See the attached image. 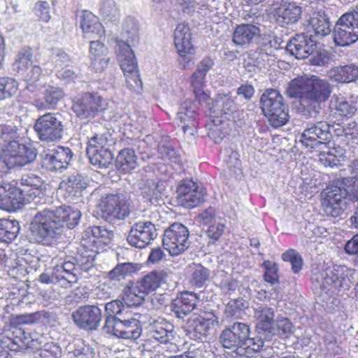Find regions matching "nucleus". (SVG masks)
Wrapping results in <instances>:
<instances>
[{
    "instance_id": "57",
    "label": "nucleus",
    "mask_w": 358,
    "mask_h": 358,
    "mask_svg": "<svg viewBox=\"0 0 358 358\" xmlns=\"http://www.w3.org/2000/svg\"><path fill=\"white\" fill-rule=\"evenodd\" d=\"M91 231L94 238L93 242L103 243V245H108L114 236L113 231L108 230L103 227L94 226L92 227Z\"/></svg>"
},
{
    "instance_id": "6",
    "label": "nucleus",
    "mask_w": 358,
    "mask_h": 358,
    "mask_svg": "<svg viewBox=\"0 0 358 358\" xmlns=\"http://www.w3.org/2000/svg\"><path fill=\"white\" fill-rule=\"evenodd\" d=\"M354 271L345 266H334L332 268L313 273L311 280L316 290L327 294L330 291L334 292V289H348L354 279Z\"/></svg>"
},
{
    "instance_id": "14",
    "label": "nucleus",
    "mask_w": 358,
    "mask_h": 358,
    "mask_svg": "<svg viewBox=\"0 0 358 358\" xmlns=\"http://www.w3.org/2000/svg\"><path fill=\"white\" fill-rule=\"evenodd\" d=\"M86 152L90 163L98 168H108L114 159L108 139L102 134L90 138Z\"/></svg>"
},
{
    "instance_id": "32",
    "label": "nucleus",
    "mask_w": 358,
    "mask_h": 358,
    "mask_svg": "<svg viewBox=\"0 0 358 358\" xmlns=\"http://www.w3.org/2000/svg\"><path fill=\"white\" fill-rule=\"evenodd\" d=\"M259 35L260 29L258 27L252 24H241L236 27L232 41L236 45L243 46L250 44Z\"/></svg>"
},
{
    "instance_id": "2",
    "label": "nucleus",
    "mask_w": 358,
    "mask_h": 358,
    "mask_svg": "<svg viewBox=\"0 0 358 358\" xmlns=\"http://www.w3.org/2000/svg\"><path fill=\"white\" fill-rule=\"evenodd\" d=\"M332 89L328 80L312 75L293 79L286 92L288 96L299 99L298 109L301 113L307 117H315L320 113L322 103L330 97Z\"/></svg>"
},
{
    "instance_id": "41",
    "label": "nucleus",
    "mask_w": 358,
    "mask_h": 358,
    "mask_svg": "<svg viewBox=\"0 0 358 358\" xmlns=\"http://www.w3.org/2000/svg\"><path fill=\"white\" fill-rule=\"evenodd\" d=\"M254 317L258 321L260 328L266 331L274 322V310L273 308L262 304H256L253 307Z\"/></svg>"
},
{
    "instance_id": "48",
    "label": "nucleus",
    "mask_w": 358,
    "mask_h": 358,
    "mask_svg": "<svg viewBox=\"0 0 358 358\" xmlns=\"http://www.w3.org/2000/svg\"><path fill=\"white\" fill-rule=\"evenodd\" d=\"M331 107L341 116L351 117L357 111L356 103L347 101L344 97H335L334 102L331 101Z\"/></svg>"
},
{
    "instance_id": "47",
    "label": "nucleus",
    "mask_w": 358,
    "mask_h": 358,
    "mask_svg": "<svg viewBox=\"0 0 358 358\" xmlns=\"http://www.w3.org/2000/svg\"><path fill=\"white\" fill-rule=\"evenodd\" d=\"M136 271L135 265L130 262L118 264L109 271L107 278L110 281H120Z\"/></svg>"
},
{
    "instance_id": "42",
    "label": "nucleus",
    "mask_w": 358,
    "mask_h": 358,
    "mask_svg": "<svg viewBox=\"0 0 358 358\" xmlns=\"http://www.w3.org/2000/svg\"><path fill=\"white\" fill-rule=\"evenodd\" d=\"M267 331L282 339H286L294 334V326L289 318L282 317L278 318L276 323H273Z\"/></svg>"
},
{
    "instance_id": "25",
    "label": "nucleus",
    "mask_w": 358,
    "mask_h": 358,
    "mask_svg": "<svg viewBox=\"0 0 358 358\" xmlns=\"http://www.w3.org/2000/svg\"><path fill=\"white\" fill-rule=\"evenodd\" d=\"M196 106L189 100L182 103L177 112V119L180 120L183 132L187 136H193L196 132Z\"/></svg>"
},
{
    "instance_id": "9",
    "label": "nucleus",
    "mask_w": 358,
    "mask_h": 358,
    "mask_svg": "<svg viewBox=\"0 0 358 358\" xmlns=\"http://www.w3.org/2000/svg\"><path fill=\"white\" fill-rule=\"evenodd\" d=\"M34 129L38 138L45 142H53L62 138L64 126L62 115L58 113H46L39 116Z\"/></svg>"
},
{
    "instance_id": "26",
    "label": "nucleus",
    "mask_w": 358,
    "mask_h": 358,
    "mask_svg": "<svg viewBox=\"0 0 358 358\" xmlns=\"http://www.w3.org/2000/svg\"><path fill=\"white\" fill-rule=\"evenodd\" d=\"M138 188L143 199L151 205L157 206L163 200L165 189L163 182L157 178H145L138 184Z\"/></svg>"
},
{
    "instance_id": "20",
    "label": "nucleus",
    "mask_w": 358,
    "mask_h": 358,
    "mask_svg": "<svg viewBox=\"0 0 358 358\" xmlns=\"http://www.w3.org/2000/svg\"><path fill=\"white\" fill-rule=\"evenodd\" d=\"M103 331L123 339H137L142 334V327L138 319L127 318L125 315Z\"/></svg>"
},
{
    "instance_id": "19",
    "label": "nucleus",
    "mask_w": 358,
    "mask_h": 358,
    "mask_svg": "<svg viewBox=\"0 0 358 358\" xmlns=\"http://www.w3.org/2000/svg\"><path fill=\"white\" fill-rule=\"evenodd\" d=\"M72 109L80 119L92 118L104 109L103 100L97 94L86 93L73 101Z\"/></svg>"
},
{
    "instance_id": "16",
    "label": "nucleus",
    "mask_w": 358,
    "mask_h": 358,
    "mask_svg": "<svg viewBox=\"0 0 358 358\" xmlns=\"http://www.w3.org/2000/svg\"><path fill=\"white\" fill-rule=\"evenodd\" d=\"M331 125L325 121L308 124L301 135L300 141L306 148H316L327 145L331 138Z\"/></svg>"
},
{
    "instance_id": "40",
    "label": "nucleus",
    "mask_w": 358,
    "mask_h": 358,
    "mask_svg": "<svg viewBox=\"0 0 358 358\" xmlns=\"http://www.w3.org/2000/svg\"><path fill=\"white\" fill-rule=\"evenodd\" d=\"M20 230V224L16 220H0V241L10 243L14 241Z\"/></svg>"
},
{
    "instance_id": "60",
    "label": "nucleus",
    "mask_w": 358,
    "mask_h": 358,
    "mask_svg": "<svg viewBox=\"0 0 358 358\" xmlns=\"http://www.w3.org/2000/svg\"><path fill=\"white\" fill-rule=\"evenodd\" d=\"M43 94L45 103L50 108H54L64 95L62 89L55 86L47 87Z\"/></svg>"
},
{
    "instance_id": "54",
    "label": "nucleus",
    "mask_w": 358,
    "mask_h": 358,
    "mask_svg": "<svg viewBox=\"0 0 358 358\" xmlns=\"http://www.w3.org/2000/svg\"><path fill=\"white\" fill-rule=\"evenodd\" d=\"M17 91L15 80L7 77L0 78V100L13 96Z\"/></svg>"
},
{
    "instance_id": "64",
    "label": "nucleus",
    "mask_w": 358,
    "mask_h": 358,
    "mask_svg": "<svg viewBox=\"0 0 358 358\" xmlns=\"http://www.w3.org/2000/svg\"><path fill=\"white\" fill-rule=\"evenodd\" d=\"M308 59V64L314 66H324L329 62V56L328 52L324 50H314Z\"/></svg>"
},
{
    "instance_id": "44",
    "label": "nucleus",
    "mask_w": 358,
    "mask_h": 358,
    "mask_svg": "<svg viewBox=\"0 0 358 358\" xmlns=\"http://www.w3.org/2000/svg\"><path fill=\"white\" fill-rule=\"evenodd\" d=\"M95 257L96 251L93 250H89L85 248H81L79 249L78 253L73 258L75 260V262L73 263L78 275L80 273L77 267L81 270L87 271L93 266Z\"/></svg>"
},
{
    "instance_id": "3",
    "label": "nucleus",
    "mask_w": 358,
    "mask_h": 358,
    "mask_svg": "<svg viewBox=\"0 0 358 358\" xmlns=\"http://www.w3.org/2000/svg\"><path fill=\"white\" fill-rule=\"evenodd\" d=\"M310 24L315 34L322 37L332 31L334 42L340 47L350 46L358 41V7L341 15L333 29L329 17L324 12H317L310 17Z\"/></svg>"
},
{
    "instance_id": "50",
    "label": "nucleus",
    "mask_w": 358,
    "mask_h": 358,
    "mask_svg": "<svg viewBox=\"0 0 358 358\" xmlns=\"http://www.w3.org/2000/svg\"><path fill=\"white\" fill-rule=\"evenodd\" d=\"M210 271L201 264L195 265L190 278L192 286L201 288L209 280Z\"/></svg>"
},
{
    "instance_id": "11",
    "label": "nucleus",
    "mask_w": 358,
    "mask_h": 358,
    "mask_svg": "<svg viewBox=\"0 0 358 358\" xmlns=\"http://www.w3.org/2000/svg\"><path fill=\"white\" fill-rule=\"evenodd\" d=\"M206 190L192 180H181L176 188V200L179 206L191 209L206 201Z\"/></svg>"
},
{
    "instance_id": "52",
    "label": "nucleus",
    "mask_w": 358,
    "mask_h": 358,
    "mask_svg": "<svg viewBox=\"0 0 358 358\" xmlns=\"http://www.w3.org/2000/svg\"><path fill=\"white\" fill-rule=\"evenodd\" d=\"M88 182V179L86 177L82 174L76 173L69 176L66 188L69 192H73L76 194L86 189Z\"/></svg>"
},
{
    "instance_id": "36",
    "label": "nucleus",
    "mask_w": 358,
    "mask_h": 358,
    "mask_svg": "<svg viewBox=\"0 0 358 358\" xmlns=\"http://www.w3.org/2000/svg\"><path fill=\"white\" fill-rule=\"evenodd\" d=\"M139 27L137 21L132 17H127L122 23L121 36L122 41L134 45L139 40Z\"/></svg>"
},
{
    "instance_id": "39",
    "label": "nucleus",
    "mask_w": 358,
    "mask_h": 358,
    "mask_svg": "<svg viewBox=\"0 0 358 358\" xmlns=\"http://www.w3.org/2000/svg\"><path fill=\"white\" fill-rule=\"evenodd\" d=\"M166 275L163 271H153L138 280L136 283L147 295L159 287Z\"/></svg>"
},
{
    "instance_id": "15",
    "label": "nucleus",
    "mask_w": 358,
    "mask_h": 358,
    "mask_svg": "<svg viewBox=\"0 0 358 358\" xmlns=\"http://www.w3.org/2000/svg\"><path fill=\"white\" fill-rule=\"evenodd\" d=\"M157 235V229L152 218L139 220L131 225L127 241L133 247L144 248L150 244Z\"/></svg>"
},
{
    "instance_id": "51",
    "label": "nucleus",
    "mask_w": 358,
    "mask_h": 358,
    "mask_svg": "<svg viewBox=\"0 0 358 358\" xmlns=\"http://www.w3.org/2000/svg\"><path fill=\"white\" fill-rule=\"evenodd\" d=\"M103 17L110 22L115 23L119 21L120 13L114 0H105L101 8Z\"/></svg>"
},
{
    "instance_id": "56",
    "label": "nucleus",
    "mask_w": 358,
    "mask_h": 358,
    "mask_svg": "<svg viewBox=\"0 0 358 358\" xmlns=\"http://www.w3.org/2000/svg\"><path fill=\"white\" fill-rule=\"evenodd\" d=\"M280 38L272 34H264L262 36L259 42V52H264L266 55H271L273 51L278 49Z\"/></svg>"
},
{
    "instance_id": "17",
    "label": "nucleus",
    "mask_w": 358,
    "mask_h": 358,
    "mask_svg": "<svg viewBox=\"0 0 358 358\" xmlns=\"http://www.w3.org/2000/svg\"><path fill=\"white\" fill-rule=\"evenodd\" d=\"M74 323L85 331L97 330L102 319L101 308L97 305L78 307L71 314Z\"/></svg>"
},
{
    "instance_id": "37",
    "label": "nucleus",
    "mask_w": 358,
    "mask_h": 358,
    "mask_svg": "<svg viewBox=\"0 0 358 358\" xmlns=\"http://www.w3.org/2000/svg\"><path fill=\"white\" fill-rule=\"evenodd\" d=\"M21 188H27L29 193H24L29 199L34 200L36 196H39L44 187L43 180L41 177L33 173L24 175L20 179Z\"/></svg>"
},
{
    "instance_id": "13",
    "label": "nucleus",
    "mask_w": 358,
    "mask_h": 358,
    "mask_svg": "<svg viewBox=\"0 0 358 358\" xmlns=\"http://www.w3.org/2000/svg\"><path fill=\"white\" fill-rule=\"evenodd\" d=\"M101 217L110 223L124 220L129 215V203L121 194H108L102 198L101 204Z\"/></svg>"
},
{
    "instance_id": "4",
    "label": "nucleus",
    "mask_w": 358,
    "mask_h": 358,
    "mask_svg": "<svg viewBox=\"0 0 358 358\" xmlns=\"http://www.w3.org/2000/svg\"><path fill=\"white\" fill-rule=\"evenodd\" d=\"M250 334V327L248 324L235 322L221 331L219 343L231 352L248 357L252 353L259 352L264 345L262 338H252Z\"/></svg>"
},
{
    "instance_id": "58",
    "label": "nucleus",
    "mask_w": 358,
    "mask_h": 358,
    "mask_svg": "<svg viewBox=\"0 0 358 358\" xmlns=\"http://www.w3.org/2000/svg\"><path fill=\"white\" fill-rule=\"evenodd\" d=\"M282 259L288 262L292 265V270L294 273H299L303 266V259L301 255L295 250L289 249L282 255Z\"/></svg>"
},
{
    "instance_id": "35",
    "label": "nucleus",
    "mask_w": 358,
    "mask_h": 358,
    "mask_svg": "<svg viewBox=\"0 0 358 358\" xmlns=\"http://www.w3.org/2000/svg\"><path fill=\"white\" fill-rule=\"evenodd\" d=\"M331 77L338 83H349L358 80V66L348 64L331 69Z\"/></svg>"
},
{
    "instance_id": "22",
    "label": "nucleus",
    "mask_w": 358,
    "mask_h": 358,
    "mask_svg": "<svg viewBox=\"0 0 358 358\" xmlns=\"http://www.w3.org/2000/svg\"><path fill=\"white\" fill-rule=\"evenodd\" d=\"M200 301L198 294L194 292H184L172 301L171 310L176 317L184 319L192 311L201 312L202 308L199 305Z\"/></svg>"
},
{
    "instance_id": "38",
    "label": "nucleus",
    "mask_w": 358,
    "mask_h": 358,
    "mask_svg": "<svg viewBox=\"0 0 358 358\" xmlns=\"http://www.w3.org/2000/svg\"><path fill=\"white\" fill-rule=\"evenodd\" d=\"M117 169L122 172H129L137 166V157L132 148L121 150L115 160Z\"/></svg>"
},
{
    "instance_id": "23",
    "label": "nucleus",
    "mask_w": 358,
    "mask_h": 358,
    "mask_svg": "<svg viewBox=\"0 0 358 358\" xmlns=\"http://www.w3.org/2000/svg\"><path fill=\"white\" fill-rule=\"evenodd\" d=\"M187 327L201 336H206L218 324V319L212 313L194 312L187 320Z\"/></svg>"
},
{
    "instance_id": "59",
    "label": "nucleus",
    "mask_w": 358,
    "mask_h": 358,
    "mask_svg": "<svg viewBox=\"0 0 358 358\" xmlns=\"http://www.w3.org/2000/svg\"><path fill=\"white\" fill-rule=\"evenodd\" d=\"M10 340L20 348H31V343L33 342L29 333L26 332L22 328L17 327L13 331Z\"/></svg>"
},
{
    "instance_id": "43",
    "label": "nucleus",
    "mask_w": 358,
    "mask_h": 358,
    "mask_svg": "<svg viewBox=\"0 0 358 358\" xmlns=\"http://www.w3.org/2000/svg\"><path fill=\"white\" fill-rule=\"evenodd\" d=\"M32 50L29 47L22 48L17 55L13 64V70L21 76H24L28 68L32 64Z\"/></svg>"
},
{
    "instance_id": "31",
    "label": "nucleus",
    "mask_w": 358,
    "mask_h": 358,
    "mask_svg": "<svg viewBox=\"0 0 358 358\" xmlns=\"http://www.w3.org/2000/svg\"><path fill=\"white\" fill-rule=\"evenodd\" d=\"M107 48L99 39L90 41V57L92 68L96 71H101L108 66L109 59L106 57Z\"/></svg>"
},
{
    "instance_id": "24",
    "label": "nucleus",
    "mask_w": 358,
    "mask_h": 358,
    "mask_svg": "<svg viewBox=\"0 0 358 358\" xmlns=\"http://www.w3.org/2000/svg\"><path fill=\"white\" fill-rule=\"evenodd\" d=\"M73 155V152L69 148L57 146L45 154L43 164L50 171H62L68 167Z\"/></svg>"
},
{
    "instance_id": "28",
    "label": "nucleus",
    "mask_w": 358,
    "mask_h": 358,
    "mask_svg": "<svg viewBox=\"0 0 358 358\" xmlns=\"http://www.w3.org/2000/svg\"><path fill=\"white\" fill-rule=\"evenodd\" d=\"M80 27L84 37L87 39L96 40L104 36L105 31L102 24L98 17L90 11L83 12Z\"/></svg>"
},
{
    "instance_id": "34",
    "label": "nucleus",
    "mask_w": 358,
    "mask_h": 358,
    "mask_svg": "<svg viewBox=\"0 0 358 358\" xmlns=\"http://www.w3.org/2000/svg\"><path fill=\"white\" fill-rule=\"evenodd\" d=\"M117 57L123 72L137 69V62L130 44L117 41Z\"/></svg>"
},
{
    "instance_id": "62",
    "label": "nucleus",
    "mask_w": 358,
    "mask_h": 358,
    "mask_svg": "<svg viewBox=\"0 0 358 358\" xmlns=\"http://www.w3.org/2000/svg\"><path fill=\"white\" fill-rule=\"evenodd\" d=\"M123 73L127 87L133 92H140L142 90L143 84L139 78L138 69Z\"/></svg>"
},
{
    "instance_id": "10",
    "label": "nucleus",
    "mask_w": 358,
    "mask_h": 358,
    "mask_svg": "<svg viewBox=\"0 0 358 358\" xmlns=\"http://www.w3.org/2000/svg\"><path fill=\"white\" fill-rule=\"evenodd\" d=\"M189 231L182 224L174 222L164 233L163 246L171 256L184 252L189 247Z\"/></svg>"
},
{
    "instance_id": "1",
    "label": "nucleus",
    "mask_w": 358,
    "mask_h": 358,
    "mask_svg": "<svg viewBox=\"0 0 358 358\" xmlns=\"http://www.w3.org/2000/svg\"><path fill=\"white\" fill-rule=\"evenodd\" d=\"M81 212L71 206L45 208L38 211L30 223V234L36 243L52 245L63 235L66 227L75 228L79 223Z\"/></svg>"
},
{
    "instance_id": "45",
    "label": "nucleus",
    "mask_w": 358,
    "mask_h": 358,
    "mask_svg": "<svg viewBox=\"0 0 358 358\" xmlns=\"http://www.w3.org/2000/svg\"><path fill=\"white\" fill-rule=\"evenodd\" d=\"M145 296V293L136 282L135 285L127 287L124 290V294L122 296V301L127 306V308L130 306H137L142 303Z\"/></svg>"
},
{
    "instance_id": "53",
    "label": "nucleus",
    "mask_w": 358,
    "mask_h": 358,
    "mask_svg": "<svg viewBox=\"0 0 358 358\" xmlns=\"http://www.w3.org/2000/svg\"><path fill=\"white\" fill-rule=\"evenodd\" d=\"M17 91L15 80L7 77L0 78V100L13 96Z\"/></svg>"
},
{
    "instance_id": "61",
    "label": "nucleus",
    "mask_w": 358,
    "mask_h": 358,
    "mask_svg": "<svg viewBox=\"0 0 358 358\" xmlns=\"http://www.w3.org/2000/svg\"><path fill=\"white\" fill-rule=\"evenodd\" d=\"M248 308V302L242 298H238L229 302L227 306L225 312L227 315L234 317H240L241 311Z\"/></svg>"
},
{
    "instance_id": "33",
    "label": "nucleus",
    "mask_w": 358,
    "mask_h": 358,
    "mask_svg": "<svg viewBox=\"0 0 358 358\" xmlns=\"http://www.w3.org/2000/svg\"><path fill=\"white\" fill-rule=\"evenodd\" d=\"M127 309L124 301L120 299L112 300L106 303L105 304L106 317L102 327L103 331L111 326L120 317H124L127 313Z\"/></svg>"
},
{
    "instance_id": "21",
    "label": "nucleus",
    "mask_w": 358,
    "mask_h": 358,
    "mask_svg": "<svg viewBox=\"0 0 358 358\" xmlns=\"http://www.w3.org/2000/svg\"><path fill=\"white\" fill-rule=\"evenodd\" d=\"M316 49V41L308 33L295 34L287 43L286 50L297 59H304Z\"/></svg>"
},
{
    "instance_id": "63",
    "label": "nucleus",
    "mask_w": 358,
    "mask_h": 358,
    "mask_svg": "<svg viewBox=\"0 0 358 358\" xmlns=\"http://www.w3.org/2000/svg\"><path fill=\"white\" fill-rule=\"evenodd\" d=\"M61 356L62 349L59 345L51 342L43 345L36 358H60Z\"/></svg>"
},
{
    "instance_id": "18",
    "label": "nucleus",
    "mask_w": 358,
    "mask_h": 358,
    "mask_svg": "<svg viewBox=\"0 0 358 358\" xmlns=\"http://www.w3.org/2000/svg\"><path fill=\"white\" fill-rule=\"evenodd\" d=\"M27 188H17L10 183L0 185V208L10 212L21 208L24 202L30 201L24 193H29Z\"/></svg>"
},
{
    "instance_id": "49",
    "label": "nucleus",
    "mask_w": 358,
    "mask_h": 358,
    "mask_svg": "<svg viewBox=\"0 0 358 358\" xmlns=\"http://www.w3.org/2000/svg\"><path fill=\"white\" fill-rule=\"evenodd\" d=\"M1 131L0 139L3 141V143H0L1 146L22 141L20 138L19 129L13 122L1 125Z\"/></svg>"
},
{
    "instance_id": "29",
    "label": "nucleus",
    "mask_w": 358,
    "mask_h": 358,
    "mask_svg": "<svg viewBox=\"0 0 358 358\" xmlns=\"http://www.w3.org/2000/svg\"><path fill=\"white\" fill-rule=\"evenodd\" d=\"M191 32L188 25L178 24L174 31V44L181 57H185L187 55H191L194 51L191 42Z\"/></svg>"
},
{
    "instance_id": "5",
    "label": "nucleus",
    "mask_w": 358,
    "mask_h": 358,
    "mask_svg": "<svg viewBox=\"0 0 358 358\" xmlns=\"http://www.w3.org/2000/svg\"><path fill=\"white\" fill-rule=\"evenodd\" d=\"M347 201H358V178H345L339 186L327 187L322 206L327 215L338 217L343 213Z\"/></svg>"
},
{
    "instance_id": "27",
    "label": "nucleus",
    "mask_w": 358,
    "mask_h": 358,
    "mask_svg": "<svg viewBox=\"0 0 358 358\" xmlns=\"http://www.w3.org/2000/svg\"><path fill=\"white\" fill-rule=\"evenodd\" d=\"M302 13V7L296 3H285L275 10L276 21L282 27L292 26L301 18Z\"/></svg>"
},
{
    "instance_id": "7",
    "label": "nucleus",
    "mask_w": 358,
    "mask_h": 358,
    "mask_svg": "<svg viewBox=\"0 0 358 358\" xmlns=\"http://www.w3.org/2000/svg\"><path fill=\"white\" fill-rule=\"evenodd\" d=\"M38 155L37 149L23 141L2 145L1 159L7 168L20 169L33 163Z\"/></svg>"
},
{
    "instance_id": "30",
    "label": "nucleus",
    "mask_w": 358,
    "mask_h": 358,
    "mask_svg": "<svg viewBox=\"0 0 358 358\" xmlns=\"http://www.w3.org/2000/svg\"><path fill=\"white\" fill-rule=\"evenodd\" d=\"M148 334L150 339L160 343H171L175 338L176 332L169 322L155 321L150 324Z\"/></svg>"
},
{
    "instance_id": "8",
    "label": "nucleus",
    "mask_w": 358,
    "mask_h": 358,
    "mask_svg": "<svg viewBox=\"0 0 358 358\" xmlns=\"http://www.w3.org/2000/svg\"><path fill=\"white\" fill-rule=\"evenodd\" d=\"M260 106L263 114L272 127L278 128L287 122L288 109L279 91L267 89L261 96Z\"/></svg>"
},
{
    "instance_id": "46",
    "label": "nucleus",
    "mask_w": 358,
    "mask_h": 358,
    "mask_svg": "<svg viewBox=\"0 0 358 358\" xmlns=\"http://www.w3.org/2000/svg\"><path fill=\"white\" fill-rule=\"evenodd\" d=\"M213 65L214 62L210 57H205L199 62L196 71L191 78V83L194 87H201L207 73L213 68Z\"/></svg>"
},
{
    "instance_id": "12",
    "label": "nucleus",
    "mask_w": 358,
    "mask_h": 358,
    "mask_svg": "<svg viewBox=\"0 0 358 358\" xmlns=\"http://www.w3.org/2000/svg\"><path fill=\"white\" fill-rule=\"evenodd\" d=\"M78 274L74 263L66 261L57 264L50 271L42 273L38 281L43 284H59L61 287H69L77 282Z\"/></svg>"
},
{
    "instance_id": "55",
    "label": "nucleus",
    "mask_w": 358,
    "mask_h": 358,
    "mask_svg": "<svg viewBox=\"0 0 358 358\" xmlns=\"http://www.w3.org/2000/svg\"><path fill=\"white\" fill-rule=\"evenodd\" d=\"M223 120L217 117L213 120L208 135L215 143H220L227 134V128L223 124Z\"/></svg>"
}]
</instances>
